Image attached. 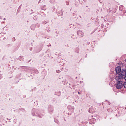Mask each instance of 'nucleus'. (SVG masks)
<instances>
[{"instance_id":"9","label":"nucleus","mask_w":126,"mask_h":126,"mask_svg":"<svg viewBox=\"0 0 126 126\" xmlns=\"http://www.w3.org/2000/svg\"><path fill=\"white\" fill-rule=\"evenodd\" d=\"M78 94H80V92H78Z\"/></svg>"},{"instance_id":"12","label":"nucleus","mask_w":126,"mask_h":126,"mask_svg":"<svg viewBox=\"0 0 126 126\" xmlns=\"http://www.w3.org/2000/svg\"><path fill=\"white\" fill-rule=\"evenodd\" d=\"M125 60H126V59Z\"/></svg>"},{"instance_id":"11","label":"nucleus","mask_w":126,"mask_h":126,"mask_svg":"<svg viewBox=\"0 0 126 126\" xmlns=\"http://www.w3.org/2000/svg\"><path fill=\"white\" fill-rule=\"evenodd\" d=\"M31 11H32V10H31Z\"/></svg>"},{"instance_id":"5","label":"nucleus","mask_w":126,"mask_h":126,"mask_svg":"<svg viewBox=\"0 0 126 126\" xmlns=\"http://www.w3.org/2000/svg\"><path fill=\"white\" fill-rule=\"evenodd\" d=\"M126 70L125 69H122V71H121V73H120L123 76H126Z\"/></svg>"},{"instance_id":"7","label":"nucleus","mask_w":126,"mask_h":126,"mask_svg":"<svg viewBox=\"0 0 126 126\" xmlns=\"http://www.w3.org/2000/svg\"><path fill=\"white\" fill-rule=\"evenodd\" d=\"M124 78H125V80L126 81V75L125 77H124Z\"/></svg>"},{"instance_id":"6","label":"nucleus","mask_w":126,"mask_h":126,"mask_svg":"<svg viewBox=\"0 0 126 126\" xmlns=\"http://www.w3.org/2000/svg\"><path fill=\"white\" fill-rule=\"evenodd\" d=\"M2 78V75H1L0 74V79H1Z\"/></svg>"},{"instance_id":"1","label":"nucleus","mask_w":126,"mask_h":126,"mask_svg":"<svg viewBox=\"0 0 126 126\" xmlns=\"http://www.w3.org/2000/svg\"><path fill=\"white\" fill-rule=\"evenodd\" d=\"M123 81H119L116 85V88L118 89H120L123 86Z\"/></svg>"},{"instance_id":"8","label":"nucleus","mask_w":126,"mask_h":126,"mask_svg":"<svg viewBox=\"0 0 126 126\" xmlns=\"http://www.w3.org/2000/svg\"><path fill=\"white\" fill-rule=\"evenodd\" d=\"M60 72V71H59V70H58V71L57 70V73H59Z\"/></svg>"},{"instance_id":"4","label":"nucleus","mask_w":126,"mask_h":126,"mask_svg":"<svg viewBox=\"0 0 126 126\" xmlns=\"http://www.w3.org/2000/svg\"><path fill=\"white\" fill-rule=\"evenodd\" d=\"M77 33L79 36L80 37H81L83 36V32L81 31H78L77 32Z\"/></svg>"},{"instance_id":"2","label":"nucleus","mask_w":126,"mask_h":126,"mask_svg":"<svg viewBox=\"0 0 126 126\" xmlns=\"http://www.w3.org/2000/svg\"><path fill=\"white\" fill-rule=\"evenodd\" d=\"M117 74L115 79L116 80H119V79H122L124 78V76L120 73Z\"/></svg>"},{"instance_id":"10","label":"nucleus","mask_w":126,"mask_h":126,"mask_svg":"<svg viewBox=\"0 0 126 126\" xmlns=\"http://www.w3.org/2000/svg\"><path fill=\"white\" fill-rule=\"evenodd\" d=\"M4 20H5V18H4Z\"/></svg>"},{"instance_id":"3","label":"nucleus","mask_w":126,"mask_h":126,"mask_svg":"<svg viewBox=\"0 0 126 126\" xmlns=\"http://www.w3.org/2000/svg\"><path fill=\"white\" fill-rule=\"evenodd\" d=\"M116 72V73L117 74L120 73L121 71V67L120 66H118L116 67L115 69Z\"/></svg>"}]
</instances>
